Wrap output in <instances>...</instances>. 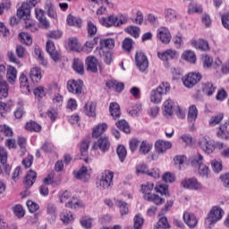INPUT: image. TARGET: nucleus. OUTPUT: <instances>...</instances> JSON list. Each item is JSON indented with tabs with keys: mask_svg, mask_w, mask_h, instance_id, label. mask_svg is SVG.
I'll return each mask as SVG.
<instances>
[{
	"mask_svg": "<svg viewBox=\"0 0 229 229\" xmlns=\"http://www.w3.org/2000/svg\"><path fill=\"white\" fill-rule=\"evenodd\" d=\"M202 92L206 94V96H212L214 92H216V86L212 82H204L202 83Z\"/></svg>",
	"mask_w": 229,
	"mask_h": 229,
	"instance_id": "obj_37",
	"label": "nucleus"
},
{
	"mask_svg": "<svg viewBox=\"0 0 229 229\" xmlns=\"http://www.w3.org/2000/svg\"><path fill=\"white\" fill-rule=\"evenodd\" d=\"M156 192H159V194H163L164 196H169V190L167 185L157 183L155 187Z\"/></svg>",
	"mask_w": 229,
	"mask_h": 229,
	"instance_id": "obj_52",
	"label": "nucleus"
},
{
	"mask_svg": "<svg viewBox=\"0 0 229 229\" xmlns=\"http://www.w3.org/2000/svg\"><path fill=\"white\" fill-rule=\"evenodd\" d=\"M183 221L191 229L196 228L198 226V217L195 214L190 212L183 213Z\"/></svg>",
	"mask_w": 229,
	"mask_h": 229,
	"instance_id": "obj_17",
	"label": "nucleus"
},
{
	"mask_svg": "<svg viewBox=\"0 0 229 229\" xmlns=\"http://www.w3.org/2000/svg\"><path fill=\"white\" fill-rule=\"evenodd\" d=\"M99 55L104 60L105 64H106V65H110L114 60V54L106 48H99Z\"/></svg>",
	"mask_w": 229,
	"mask_h": 229,
	"instance_id": "obj_23",
	"label": "nucleus"
},
{
	"mask_svg": "<svg viewBox=\"0 0 229 229\" xmlns=\"http://www.w3.org/2000/svg\"><path fill=\"white\" fill-rule=\"evenodd\" d=\"M191 165L193 167L198 168V174L202 178H208V174H210V169L207 165L203 164V156L198 154L194 156L191 159Z\"/></svg>",
	"mask_w": 229,
	"mask_h": 229,
	"instance_id": "obj_3",
	"label": "nucleus"
},
{
	"mask_svg": "<svg viewBox=\"0 0 229 229\" xmlns=\"http://www.w3.org/2000/svg\"><path fill=\"white\" fill-rule=\"evenodd\" d=\"M225 215V211L220 207L215 206L211 208L208 216L205 220V225H207L209 228L212 225H216L217 221H221L223 219V216Z\"/></svg>",
	"mask_w": 229,
	"mask_h": 229,
	"instance_id": "obj_4",
	"label": "nucleus"
},
{
	"mask_svg": "<svg viewBox=\"0 0 229 229\" xmlns=\"http://www.w3.org/2000/svg\"><path fill=\"white\" fill-rule=\"evenodd\" d=\"M96 102H88L84 106V113L89 117H96Z\"/></svg>",
	"mask_w": 229,
	"mask_h": 229,
	"instance_id": "obj_28",
	"label": "nucleus"
},
{
	"mask_svg": "<svg viewBox=\"0 0 229 229\" xmlns=\"http://www.w3.org/2000/svg\"><path fill=\"white\" fill-rule=\"evenodd\" d=\"M151 148H153L151 144L148 143L147 141H142L139 149L140 155H148V153L151 151Z\"/></svg>",
	"mask_w": 229,
	"mask_h": 229,
	"instance_id": "obj_48",
	"label": "nucleus"
},
{
	"mask_svg": "<svg viewBox=\"0 0 229 229\" xmlns=\"http://www.w3.org/2000/svg\"><path fill=\"white\" fill-rule=\"evenodd\" d=\"M19 38L20 42H21V44H25L26 46H31V44H33L31 36L26 32H21L19 34Z\"/></svg>",
	"mask_w": 229,
	"mask_h": 229,
	"instance_id": "obj_43",
	"label": "nucleus"
},
{
	"mask_svg": "<svg viewBox=\"0 0 229 229\" xmlns=\"http://www.w3.org/2000/svg\"><path fill=\"white\" fill-rule=\"evenodd\" d=\"M87 71L90 72H98V59L94 55H89L86 58Z\"/></svg>",
	"mask_w": 229,
	"mask_h": 229,
	"instance_id": "obj_22",
	"label": "nucleus"
},
{
	"mask_svg": "<svg viewBox=\"0 0 229 229\" xmlns=\"http://www.w3.org/2000/svg\"><path fill=\"white\" fill-rule=\"evenodd\" d=\"M73 174L81 182H89L90 180V173H89V170L85 166L80 168L78 172H74Z\"/></svg>",
	"mask_w": 229,
	"mask_h": 229,
	"instance_id": "obj_20",
	"label": "nucleus"
},
{
	"mask_svg": "<svg viewBox=\"0 0 229 229\" xmlns=\"http://www.w3.org/2000/svg\"><path fill=\"white\" fill-rule=\"evenodd\" d=\"M38 3H40V0H27L17 10V17L23 19V21H30L31 8H35Z\"/></svg>",
	"mask_w": 229,
	"mask_h": 229,
	"instance_id": "obj_1",
	"label": "nucleus"
},
{
	"mask_svg": "<svg viewBox=\"0 0 229 229\" xmlns=\"http://www.w3.org/2000/svg\"><path fill=\"white\" fill-rule=\"evenodd\" d=\"M132 46H133V40L130 38H126L123 41V48L124 49V51H127V53H130V51H131Z\"/></svg>",
	"mask_w": 229,
	"mask_h": 229,
	"instance_id": "obj_59",
	"label": "nucleus"
},
{
	"mask_svg": "<svg viewBox=\"0 0 229 229\" xmlns=\"http://www.w3.org/2000/svg\"><path fill=\"white\" fill-rule=\"evenodd\" d=\"M65 207L67 208H72L73 210H76V208H81L83 207V202L74 197L70 199L68 202L65 204Z\"/></svg>",
	"mask_w": 229,
	"mask_h": 229,
	"instance_id": "obj_34",
	"label": "nucleus"
},
{
	"mask_svg": "<svg viewBox=\"0 0 229 229\" xmlns=\"http://www.w3.org/2000/svg\"><path fill=\"white\" fill-rule=\"evenodd\" d=\"M47 52L48 53L52 60L55 62V64L62 60V55H60L59 51H56L55 43L51 40H48L47 42Z\"/></svg>",
	"mask_w": 229,
	"mask_h": 229,
	"instance_id": "obj_13",
	"label": "nucleus"
},
{
	"mask_svg": "<svg viewBox=\"0 0 229 229\" xmlns=\"http://www.w3.org/2000/svg\"><path fill=\"white\" fill-rule=\"evenodd\" d=\"M114 185V172L105 171L102 173L98 182H97L98 189H110Z\"/></svg>",
	"mask_w": 229,
	"mask_h": 229,
	"instance_id": "obj_5",
	"label": "nucleus"
},
{
	"mask_svg": "<svg viewBox=\"0 0 229 229\" xmlns=\"http://www.w3.org/2000/svg\"><path fill=\"white\" fill-rule=\"evenodd\" d=\"M33 92L36 99H38V101H40L42 98H46L47 92H46V88L44 86H39L34 89Z\"/></svg>",
	"mask_w": 229,
	"mask_h": 229,
	"instance_id": "obj_47",
	"label": "nucleus"
},
{
	"mask_svg": "<svg viewBox=\"0 0 229 229\" xmlns=\"http://www.w3.org/2000/svg\"><path fill=\"white\" fill-rule=\"evenodd\" d=\"M183 60L190 62L191 64H196V54L191 50H186L182 54Z\"/></svg>",
	"mask_w": 229,
	"mask_h": 229,
	"instance_id": "obj_45",
	"label": "nucleus"
},
{
	"mask_svg": "<svg viewBox=\"0 0 229 229\" xmlns=\"http://www.w3.org/2000/svg\"><path fill=\"white\" fill-rule=\"evenodd\" d=\"M198 119V108L196 106H191L188 110V123L194 124Z\"/></svg>",
	"mask_w": 229,
	"mask_h": 229,
	"instance_id": "obj_35",
	"label": "nucleus"
},
{
	"mask_svg": "<svg viewBox=\"0 0 229 229\" xmlns=\"http://www.w3.org/2000/svg\"><path fill=\"white\" fill-rule=\"evenodd\" d=\"M93 148L100 149V151H103V153L108 151V149H110V141L108 140V138H99L98 140L94 143Z\"/></svg>",
	"mask_w": 229,
	"mask_h": 229,
	"instance_id": "obj_18",
	"label": "nucleus"
},
{
	"mask_svg": "<svg viewBox=\"0 0 229 229\" xmlns=\"http://www.w3.org/2000/svg\"><path fill=\"white\" fill-rule=\"evenodd\" d=\"M171 90V85L168 82L161 83L157 89L150 92V101L154 105H158L162 102V97L164 94H167Z\"/></svg>",
	"mask_w": 229,
	"mask_h": 229,
	"instance_id": "obj_2",
	"label": "nucleus"
},
{
	"mask_svg": "<svg viewBox=\"0 0 229 229\" xmlns=\"http://www.w3.org/2000/svg\"><path fill=\"white\" fill-rule=\"evenodd\" d=\"M201 12H203V8L196 3H191L188 6L189 15H192V13H201Z\"/></svg>",
	"mask_w": 229,
	"mask_h": 229,
	"instance_id": "obj_46",
	"label": "nucleus"
},
{
	"mask_svg": "<svg viewBox=\"0 0 229 229\" xmlns=\"http://www.w3.org/2000/svg\"><path fill=\"white\" fill-rule=\"evenodd\" d=\"M25 129L28 130V131H40L42 127L35 122H29L26 123Z\"/></svg>",
	"mask_w": 229,
	"mask_h": 229,
	"instance_id": "obj_49",
	"label": "nucleus"
},
{
	"mask_svg": "<svg viewBox=\"0 0 229 229\" xmlns=\"http://www.w3.org/2000/svg\"><path fill=\"white\" fill-rule=\"evenodd\" d=\"M157 37L162 44H169L173 37L171 36V31L167 27H159L157 29Z\"/></svg>",
	"mask_w": 229,
	"mask_h": 229,
	"instance_id": "obj_11",
	"label": "nucleus"
},
{
	"mask_svg": "<svg viewBox=\"0 0 229 229\" xmlns=\"http://www.w3.org/2000/svg\"><path fill=\"white\" fill-rule=\"evenodd\" d=\"M73 71L77 72L78 74H83L85 72V70L83 68V61L80 58H74L73 59Z\"/></svg>",
	"mask_w": 229,
	"mask_h": 229,
	"instance_id": "obj_40",
	"label": "nucleus"
},
{
	"mask_svg": "<svg viewBox=\"0 0 229 229\" xmlns=\"http://www.w3.org/2000/svg\"><path fill=\"white\" fill-rule=\"evenodd\" d=\"M6 79L9 83H15L17 80V69L13 66H8Z\"/></svg>",
	"mask_w": 229,
	"mask_h": 229,
	"instance_id": "obj_33",
	"label": "nucleus"
},
{
	"mask_svg": "<svg viewBox=\"0 0 229 229\" xmlns=\"http://www.w3.org/2000/svg\"><path fill=\"white\" fill-rule=\"evenodd\" d=\"M45 10L47 12V15L51 19H56V17H58L56 10H55V4H53V2H51L50 0L46 1Z\"/></svg>",
	"mask_w": 229,
	"mask_h": 229,
	"instance_id": "obj_30",
	"label": "nucleus"
},
{
	"mask_svg": "<svg viewBox=\"0 0 229 229\" xmlns=\"http://www.w3.org/2000/svg\"><path fill=\"white\" fill-rule=\"evenodd\" d=\"M20 88L23 94H30V81H28V77L26 74L21 73L19 78Z\"/></svg>",
	"mask_w": 229,
	"mask_h": 229,
	"instance_id": "obj_21",
	"label": "nucleus"
},
{
	"mask_svg": "<svg viewBox=\"0 0 229 229\" xmlns=\"http://www.w3.org/2000/svg\"><path fill=\"white\" fill-rule=\"evenodd\" d=\"M142 112V105L141 104H136L133 106L132 110L129 112L132 117H138V115Z\"/></svg>",
	"mask_w": 229,
	"mask_h": 229,
	"instance_id": "obj_62",
	"label": "nucleus"
},
{
	"mask_svg": "<svg viewBox=\"0 0 229 229\" xmlns=\"http://www.w3.org/2000/svg\"><path fill=\"white\" fill-rule=\"evenodd\" d=\"M180 56L178 51L173 48H168L163 52H157V57L162 60V62H169L171 60H176Z\"/></svg>",
	"mask_w": 229,
	"mask_h": 229,
	"instance_id": "obj_10",
	"label": "nucleus"
},
{
	"mask_svg": "<svg viewBox=\"0 0 229 229\" xmlns=\"http://www.w3.org/2000/svg\"><path fill=\"white\" fill-rule=\"evenodd\" d=\"M174 108H176V102L168 98L163 103V115L166 119H171L174 115Z\"/></svg>",
	"mask_w": 229,
	"mask_h": 229,
	"instance_id": "obj_9",
	"label": "nucleus"
},
{
	"mask_svg": "<svg viewBox=\"0 0 229 229\" xmlns=\"http://www.w3.org/2000/svg\"><path fill=\"white\" fill-rule=\"evenodd\" d=\"M47 212L51 216L52 219H56V206L53 203H48L47 206Z\"/></svg>",
	"mask_w": 229,
	"mask_h": 229,
	"instance_id": "obj_53",
	"label": "nucleus"
},
{
	"mask_svg": "<svg viewBox=\"0 0 229 229\" xmlns=\"http://www.w3.org/2000/svg\"><path fill=\"white\" fill-rule=\"evenodd\" d=\"M36 18L39 21V28H42V30H48L50 24L47 21V18H46V15L44 14V10L42 9H36L35 10Z\"/></svg>",
	"mask_w": 229,
	"mask_h": 229,
	"instance_id": "obj_16",
	"label": "nucleus"
},
{
	"mask_svg": "<svg viewBox=\"0 0 229 229\" xmlns=\"http://www.w3.org/2000/svg\"><path fill=\"white\" fill-rule=\"evenodd\" d=\"M37 180V172L35 171H30V173L26 175L24 180V185L27 189H30L35 183V181Z\"/></svg>",
	"mask_w": 229,
	"mask_h": 229,
	"instance_id": "obj_31",
	"label": "nucleus"
},
{
	"mask_svg": "<svg viewBox=\"0 0 229 229\" xmlns=\"http://www.w3.org/2000/svg\"><path fill=\"white\" fill-rule=\"evenodd\" d=\"M114 205L120 208V214L121 216H126L128 215L129 209H128V203L121 200V199H114Z\"/></svg>",
	"mask_w": 229,
	"mask_h": 229,
	"instance_id": "obj_39",
	"label": "nucleus"
},
{
	"mask_svg": "<svg viewBox=\"0 0 229 229\" xmlns=\"http://www.w3.org/2000/svg\"><path fill=\"white\" fill-rule=\"evenodd\" d=\"M115 46V40L114 38H106V39H100V47L99 49H114Z\"/></svg>",
	"mask_w": 229,
	"mask_h": 229,
	"instance_id": "obj_36",
	"label": "nucleus"
},
{
	"mask_svg": "<svg viewBox=\"0 0 229 229\" xmlns=\"http://www.w3.org/2000/svg\"><path fill=\"white\" fill-rule=\"evenodd\" d=\"M182 185L184 189H190L191 191L202 189L201 183L196 178H186L182 182Z\"/></svg>",
	"mask_w": 229,
	"mask_h": 229,
	"instance_id": "obj_15",
	"label": "nucleus"
},
{
	"mask_svg": "<svg viewBox=\"0 0 229 229\" xmlns=\"http://www.w3.org/2000/svg\"><path fill=\"white\" fill-rule=\"evenodd\" d=\"M165 17L166 21H174V19H176V11L173 9H166L165 11Z\"/></svg>",
	"mask_w": 229,
	"mask_h": 229,
	"instance_id": "obj_63",
	"label": "nucleus"
},
{
	"mask_svg": "<svg viewBox=\"0 0 229 229\" xmlns=\"http://www.w3.org/2000/svg\"><path fill=\"white\" fill-rule=\"evenodd\" d=\"M99 22L102 24V26L110 28L111 26L119 27L123 24H126V20H123V17L118 18L115 15H110L108 18H101Z\"/></svg>",
	"mask_w": 229,
	"mask_h": 229,
	"instance_id": "obj_6",
	"label": "nucleus"
},
{
	"mask_svg": "<svg viewBox=\"0 0 229 229\" xmlns=\"http://www.w3.org/2000/svg\"><path fill=\"white\" fill-rule=\"evenodd\" d=\"M30 77L33 83H38L42 80V70L38 67H33L30 69Z\"/></svg>",
	"mask_w": 229,
	"mask_h": 229,
	"instance_id": "obj_24",
	"label": "nucleus"
},
{
	"mask_svg": "<svg viewBox=\"0 0 229 229\" xmlns=\"http://www.w3.org/2000/svg\"><path fill=\"white\" fill-rule=\"evenodd\" d=\"M67 24L69 26H75L76 28H81V19L72 16V15H68L67 16Z\"/></svg>",
	"mask_w": 229,
	"mask_h": 229,
	"instance_id": "obj_44",
	"label": "nucleus"
},
{
	"mask_svg": "<svg viewBox=\"0 0 229 229\" xmlns=\"http://www.w3.org/2000/svg\"><path fill=\"white\" fill-rule=\"evenodd\" d=\"M216 135L220 139H225V140H229L228 123H225L220 125V127L216 132Z\"/></svg>",
	"mask_w": 229,
	"mask_h": 229,
	"instance_id": "obj_26",
	"label": "nucleus"
},
{
	"mask_svg": "<svg viewBox=\"0 0 229 229\" xmlns=\"http://www.w3.org/2000/svg\"><path fill=\"white\" fill-rule=\"evenodd\" d=\"M200 81L201 74L199 72H190L182 78L183 85L187 89H192Z\"/></svg>",
	"mask_w": 229,
	"mask_h": 229,
	"instance_id": "obj_7",
	"label": "nucleus"
},
{
	"mask_svg": "<svg viewBox=\"0 0 229 229\" xmlns=\"http://www.w3.org/2000/svg\"><path fill=\"white\" fill-rule=\"evenodd\" d=\"M171 148H173V143H171V141L159 140L155 143L156 151L159 154L165 153V151H167V149H171Z\"/></svg>",
	"mask_w": 229,
	"mask_h": 229,
	"instance_id": "obj_19",
	"label": "nucleus"
},
{
	"mask_svg": "<svg viewBox=\"0 0 229 229\" xmlns=\"http://www.w3.org/2000/svg\"><path fill=\"white\" fill-rule=\"evenodd\" d=\"M35 58H37V60L38 61V63L40 64V65H47V60H46L44 58V55L42 53V48H40V47L38 46H35L34 47V53H33Z\"/></svg>",
	"mask_w": 229,
	"mask_h": 229,
	"instance_id": "obj_25",
	"label": "nucleus"
},
{
	"mask_svg": "<svg viewBox=\"0 0 229 229\" xmlns=\"http://www.w3.org/2000/svg\"><path fill=\"white\" fill-rule=\"evenodd\" d=\"M116 153L119 157V159L121 162H124L126 159V155H128V152L126 151V148L123 145L118 146L116 149Z\"/></svg>",
	"mask_w": 229,
	"mask_h": 229,
	"instance_id": "obj_51",
	"label": "nucleus"
},
{
	"mask_svg": "<svg viewBox=\"0 0 229 229\" xmlns=\"http://www.w3.org/2000/svg\"><path fill=\"white\" fill-rule=\"evenodd\" d=\"M223 117H225L223 114L212 116L209 120V126H216V124H219L223 121Z\"/></svg>",
	"mask_w": 229,
	"mask_h": 229,
	"instance_id": "obj_55",
	"label": "nucleus"
},
{
	"mask_svg": "<svg viewBox=\"0 0 229 229\" xmlns=\"http://www.w3.org/2000/svg\"><path fill=\"white\" fill-rule=\"evenodd\" d=\"M68 46L71 51H75L76 53H80L82 49L81 44L78 42V38H71Z\"/></svg>",
	"mask_w": 229,
	"mask_h": 229,
	"instance_id": "obj_38",
	"label": "nucleus"
},
{
	"mask_svg": "<svg viewBox=\"0 0 229 229\" xmlns=\"http://www.w3.org/2000/svg\"><path fill=\"white\" fill-rule=\"evenodd\" d=\"M60 219L63 223V225H71V223L74 222V216H72V213L71 211H63L60 215Z\"/></svg>",
	"mask_w": 229,
	"mask_h": 229,
	"instance_id": "obj_29",
	"label": "nucleus"
},
{
	"mask_svg": "<svg viewBox=\"0 0 229 229\" xmlns=\"http://www.w3.org/2000/svg\"><path fill=\"white\" fill-rule=\"evenodd\" d=\"M211 167L214 173H221L223 171V163L214 159L211 161Z\"/></svg>",
	"mask_w": 229,
	"mask_h": 229,
	"instance_id": "obj_54",
	"label": "nucleus"
},
{
	"mask_svg": "<svg viewBox=\"0 0 229 229\" xmlns=\"http://www.w3.org/2000/svg\"><path fill=\"white\" fill-rule=\"evenodd\" d=\"M199 146L202 151L210 155V153H214V149H216V143L212 140H208L207 138L202 137L199 140Z\"/></svg>",
	"mask_w": 229,
	"mask_h": 229,
	"instance_id": "obj_12",
	"label": "nucleus"
},
{
	"mask_svg": "<svg viewBox=\"0 0 229 229\" xmlns=\"http://www.w3.org/2000/svg\"><path fill=\"white\" fill-rule=\"evenodd\" d=\"M116 126L119 128V130H122V131H124V133H130V124L126 123L125 120H119L116 122Z\"/></svg>",
	"mask_w": 229,
	"mask_h": 229,
	"instance_id": "obj_50",
	"label": "nucleus"
},
{
	"mask_svg": "<svg viewBox=\"0 0 229 229\" xmlns=\"http://www.w3.org/2000/svg\"><path fill=\"white\" fill-rule=\"evenodd\" d=\"M8 82L6 81H0V99H6L8 98Z\"/></svg>",
	"mask_w": 229,
	"mask_h": 229,
	"instance_id": "obj_42",
	"label": "nucleus"
},
{
	"mask_svg": "<svg viewBox=\"0 0 229 229\" xmlns=\"http://www.w3.org/2000/svg\"><path fill=\"white\" fill-rule=\"evenodd\" d=\"M147 201H151L155 205H162L164 203V199L157 194H152L149 199H147Z\"/></svg>",
	"mask_w": 229,
	"mask_h": 229,
	"instance_id": "obj_58",
	"label": "nucleus"
},
{
	"mask_svg": "<svg viewBox=\"0 0 229 229\" xmlns=\"http://www.w3.org/2000/svg\"><path fill=\"white\" fill-rule=\"evenodd\" d=\"M126 31L127 33H129V35H131L132 37H134V38H137L139 37L140 29L137 26H130L126 29Z\"/></svg>",
	"mask_w": 229,
	"mask_h": 229,
	"instance_id": "obj_60",
	"label": "nucleus"
},
{
	"mask_svg": "<svg viewBox=\"0 0 229 229\" xmlns=\"http://www.w3.org/2000/svg\"><path fill=\"white\" fill-rule=\"evenodd\" d=\"M67 89L72 94H81V91L83 90V81L81 80L69 81L67 82Z\"/></svg>",
	"mask_w": 229,
	"mask_h": 229,
	"instance_id": "obj_14",
	"label": "nucleus"
},
{
	"mask_svg": "<svg viewBox=\"0 0 229 229\" xmlns=\"http://www.w3.org/2000/svg\"><path fill=\"white\" fill-rule=\"evenodd\" d=\"M142 225H144V218L140 215H136L134 216V229H142Z\"/></svg>",
	"mask_w": 229,
	"mask_h": 229,
	"instance_id": "obj_56",
	"label": "nucleus"
},
{
	"mask_svg": "<svg viewBox=\"0 0 229 229\" xmlns=\"http://www.w3.org/2000/svg\"><path fill=\"white\" fill-rule=\"evenodd\" d=\"M203 67L205 69H210L212 67V64H214V59L210 57V55H203L202 56Z\"/></svg>",
	"mask_w": 229,
	"mask_h": 229,
	"instance_id": "obj_57",
	"label": "nucleus"
},
{
	"mask_svg": "<svg viewBox=\"0 0 229 229\" xmlns=\"http://www.w3.org/2000/svg\"><path fill=\"white\" fill-rule=\"evenodd\" d=\"M108 128V125L106 123H101L98 124L92 132V137H95V139H98V137L103 135L105 131H106V129Z\"/></svg>",
	"mask_w": 229,
	"mask_h": 229,
	"instance_id": "obj_41",
	"label": "nucleus"
},
{
	"mask_svg": "<svg viewBox=\"0 0 229 229\" xmlns=\"http://www.w3.org/2000/svg\"><path fill=\"white\" fill-rule=\"evenodd\" d=\"M109 112L113 119H117L118 117H121V107L119 106V104L115 102H112L109 105Z\"/></svg>",
	"mask_w": 229,
	"mask_h": 229,
	"instance_id": "obj_32",
	"label": "nucleus"
},
{
	"mask_svg": "<svg viewBox=\"0 0 229 229\" xmlns=\"http://www.w3.org/2000/svg\"><path fill=\"white\" fill-rule=\"evenodd\" d=\"M136 66L140 72H146L148 67H149V61H148V56L144 52H137L135 55Z\"/></svg>",
	"mask_w": 229,
	"mask_h": 229,
	"instance_id": "obj_8",
	"label": "nucleus"
},
{
	"mask_svg": "<svg viewBox=\"0 0 229 229\" xmlns=\"http://www.w3.org/2000/svg\"><path fill=\"white\" fill-rule=\"evenodd\" d=\"M13 213L17 217H24V208L21 205H16L13 208Z\"/></svg>",
	"mask_w": 229,
	"mask_h": 229,
	"instance_id": "obj_64",
	"label": "nucleus"
},
{
	"mask_svg": "<svg viewBox=\"0 0 229 229\" xmlns=\"http://www.w3.org/2000/svg\"><path fill=\"white\" fill-rule=\"evenodd\" d=\"M155 188V184L153 182H147L146 184L141 185V191L143 192V198L144 199H149V197L153 195L151 191Z\"/></svg>",
	"mask_w": 229,
	"mask_h": 229,
	"instance_id": "obj_27",
	"label": "nucleus"
},
{
	"mask_svg": "<svg viewBox=\"0 0 229 229\" xmlns=\"http://www.w3.org/2000/svg\"><path fill=\"white\" fill-rule=\"evenodd\" d=\"M155 228L158 229V228H169V223L167 222V217H161L158 222L157 223V225H155Z\"/></svg>",
	"mask_w": 229,
	"mask_h": 229,
	"instance_id": "obj_61",
	"label": "nucleus"
}]
</instances>
